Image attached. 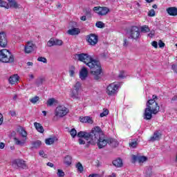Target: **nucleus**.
<instances>
[{
    "label": "nucleus",
    "instance_id": "nucleus-1",
    "mask_svg": "<svg viewBox=\"0 0 177 177\" xmlns=\"http://www.w3.org/2000/svg\"><path fill=\"white\" fill-rule=\"evenodd\" d=\"M75 57L79 62H82L89 67L91 74L95 81H99L102 78V66L100 62L97 60H95L89 55L88 53H80L76 54Z\"/></svg>",
    "mask_w": 177,
    "mask_h": 177
},
{
    "label": "nucleus",
    "instance_id": "nucleus-2",
    "mask_svg": "<svg viewBox=\"0 0 177 177\" xmlns=\"http://www.w3.org/2000/svg\"><path fill=\"white\" fill-rule=\"evenodd\" d=\"M97 145L98 149H103L109 145V139L104 136V133L100 127H94V133L91 140L88 141L89 145Z\"/></svg>",
    "mask_w": 177,
    "mask_h": 177
},
{
    "label": "nucleus",
    "instance_id": "nucleus-3",
    "mask_svg": "<svg viewBox=\"0 0 177 177\" xmlns=\"http://www.w3.org/2000/svg\"><path fill=\"white\" fill-rule=\"evenodd\" d=\"M147 108L144 113V120H151L153 114H157L160 111V106L154 100H149L146 104Z\"/></svg>",
    "mask_w": 177,
    "mask_h": 177
},
{
    "label": "nucleus",
    "instance_id": "nucleus-4",
    "mask_svg": "<svg viewBox=\"0 0 177 177\" xmlns=\"http://www.w3.org/2000/svg\"><path fill=\"white\" fill-rule=\"evenodd\" d=\"M0 62L2 63H13L15 56L7 49L0 50Z\"/></svg>",
    "mask_w": 177,
    "mask_h": 177
},
{
    "label": "nucleus",
    "instance_id": "nucleus-5",
    "mask_svg": "<svg viewBox=\"0 0 177 177\" xmlns=\"http://www.w3.org/2000/svg\"><path fill=\"white\" fill-rule=\"evenodd\" d=\"M68 113V109L64 106H57L55 109V115L53 117V121H57V117L59 118H63L65 115H67Z\"/></svg>",
    "mask_w": 177,
    "mask_h": 177
},
{
    "label": "nucleus",
    "instance_id": "nucleus-6",
    "mask_svg": "<svg viewBox=\"0 0 177 177\" xmlns=\"http://www.w3.org/2000/svg\"><path fill=\"white\" fill-rule=\"evenodd\" d=\"M121 84L120 82L118 83H112L109 84L106 88V93L109 96H114L116 95L117 92H118V88H120Z\"/></svg>",
    "mask_w": 177,
    "mask_h": 177
},
{
    "label": "nucleus",
    "instance_id": "nucleus-7",
    "mask_svg": "<svg viewBox=\"0 0 177 177\" xmlns=\"http://www.w3.org/2000/svg\"><path fill=\"white\" fill-rule=\"evenodd\" d=\"M12 167L15 168V169H26L27 165L26 164V161L21 159H15L12 162Z\"/></svg>",
    "mask_w": 177,
    "mask_h": 177
},
{
    "label": "nucleus",
    "instance_id": "nucleus-8",
    "mask_svg": "<svg viewBox=\"0 0 177 177\" xmlns=\"http://www.w3.org/2000/svg\"><path fill=\"white\" fill-rule=\"evenodd\" d=\"M95 131V128H93L91 133H86V131H80L77 133L78 138H83L84 140H87V143L92 140V138H93V133Z\"/></svg>",
    "mask_w": 177,
    "mask_h": 177
},
{
    "label": "nucleus",
    "instance_id": "nucleus-9",
    "mask_svg": "<svg viewBox=\"0 0 177 177\" xmlns=\"http://www.w3.org/2000/svg\"><path fill=\"white\" fill-rule=\"evenodd\" d=\"M95 13L98 16H106L109 12L110 9L107 7L96 6L93 8Z\"/></svg>",
    "mask_w": 177,
    "mask_h": 177
},
{
    "label": "nucleus",
    "instance_id": "nucleus-10",
    "mask_svg": "<svg viewBox=\"0 0 177 177\" xmlns=\"http://www.w3.org/2000/svg\"><path fill=\"white\" fill-rule=\"evenodd\" d=\"M86 39L88 45H91V46H95V45H96L99 41V37L95 34H90L87 35Z\"/></svg>",
    "mask_w": 177,
    "mask_h": 177
},
{
    "label": "nucleus",
    "instance_id": "nucleus-11",
    "mask_svg": "<svg viewBox=\"0 0 177 177\" xmlns=\"http://www.w3.org/2000/svg\"><path fill=\"white\" fill-rule=\"evenodd\" d=\"M129 35L131 39H138L139 37H140L139 28L138 26H132L129 31Z\"/></svg>",
    "mask_w": 177,
    "mask_h": 177
},
{
    "label": "nucleus",
    "instance_id": "nucleus-12",
    "mask_svg": "<svg viewBox=\"0 0 177 177\" xmlns=\"http://www.w3.org/2000/svg\"><path fill=\"white\" fill-rule=\"evenodd\" d=\"M8 45V39L4 32H0V46L5 48Z\"/></svg>",
    "mask_w": 177,
    "mask_h": 177
},
{
    "label": "nucleus",
    "instance_id": "nucleus-13",
    "mask_svg": "<svg viewBox=\"0 0 177 177\" xmlns=\"http://www.w3.org/2000/svg\"><path fill=\"white\" fill-rule=\"evenodd\" d=\"M19 78V75H12L9 77L8 82L11 85H16V84H18Z\"/></svg>",
    "mask_w": 177,
    "mask_h": 177
},
{
    "label": "nucleus",
    "instance_id": "nucleus-14",
    "mask_svg": "<svg viewBox=\"0 0 177 177\" xmlns=\"http://www.w3.org/2000/svg\"><path fill=\"white\" fill-rule=\"evenodd\" d=\"M35 49V45L32 44L31 41H28L27 45L25 46V53H31L32 50Z\"/></svg>",
    "mask_w": 177,
    "mask_h": 177
},
{
    "label": "nucleus",
    "instance_id": "nucleus-15",
    "mask_svg": "<svg viewBox=\"0 0 177 177\" xmlns=\"http://www.w3.org/2000/svg\"><path fill=\"white\" fill-rule=\"evenodd\" d=\"M80 78L84 81V80H86L88 78V69L85 67H83L80 72Z\"/></svg>",
    "mask_w": 177,
    "mask_h": 177
},
{
    "label": "nucleus",
    "instance_id": "nucleus-16",
    "mask_svg": "<svg viewBox=\"0 0 177 177\" xmlns=\"http://www.w3.org/2000/svg\"><path fill=\"white\" fill-rule=\"evenodd\" d=\"M81 32V30L78 28L73 27L71 29L68 30L67 34L69 35H78Z\"/></svg>",
    "mask_w": 177,
    "mask_h": 177
},
{
    "label": "nucleus",
    "instance_id": "nucleus-17",
    "mask_svg": "<svg viewBox=\"0 0 177 177\" xmlns=\"http://www.w3.org/2000/svg\"><path fill=\"white\" fill-rule=\"evenodd\" d=\"M167 12L169 16H177V8L176 7H169L167 8Z\"/></svg>",
    "mask_w": 177,
    "mask_h": 177
},
{
    "label": "nucleus",
    "instance_id": "nucleus-18",
    "mask_svg": "<svg viewBox=\"0 0 177 177\" xmlns=\"http://www.w3.org/2000/svg\"><path fill=\"white\" fill-rule=\"evenodd\" d=\"M14 142L17 146L23 147L24 146V145H26V142H27V140H26V138H22L21 140H20L17 138H14Z\"/></svg>",
    "mask_w": 177,
    "mask_h": 177
},
{
    "label": "nucleus",
    "instance_id": "nucleus-19",
    "mask_svg": "<svg viewBox=\"0 0 177 177\" xmlns=\"http://www.w3.org/2000/svg\"><path fill=\"white\" fill-rule=\"evenodd\" d=\"M34 127L37 130V132H39L40 133H44V132H45V129H44V127H42V124H41V123L35 122L34 123Z\"/></svg>",
    "mask_w": 177,
    "mask_h": 177
},
{
    "label": "nucleus",
    "instance_id": "nucleus-20",
    "mask_svg": "<svg viewBox=\"0 0 177 177\" xmlns=\"http://www.w3.org/2000/svg\"><path fill=\"white\" fill-rule=\"evenodd\" d=\"M18 132L19 135H21L22 139L27 140V131L23 127H19L18 129Z\"/></svg>",
    "mask_w": 177,
    "mask_h": 177
},
{
    "label": "nucleus",
    "instance_id": "nucleus-21",
    "mask_svg": "<svg viewBox=\"0 0 177 177\" xmlns=\"http://www.w3.org/2000/svg\"><path fill=\"white\" fill-rule=\"evenodd\" d=\"M9 8H14V9H18L20 8V5L17 3L15 0H8Z\"/></svg>",
    "mask_w": 177,
    "mask_h": 177
},
{
    "label": "nucleus",
    "instance_id": "nucleus-22",
    "mask_svg": "<svg viewBox=\"0 0 177 177\" xmlns=\"http://www.w3.org/2000/svg\"><path fill=\"white\" fill-rule=\"evenodd\" d=\"M113 165L117 168H121L123 165L122 160H121V158L115 159L113 161Z\"/></svg>",
    "mask_w": 177,
    "mask_h": 177
},
{
    "label": "nucleus",
    "instance_id": "nucleus-23",
    "mask_svg": "<svg viewBox=\"0 0 177 177\" xmlns=\"http://www.w3.org/2000/svg\"><path fill=\"white\" fill-rule=\"evenodd\" d=\"M71 97L73 99H80V91L77 90L73 89L71 93Z\"/></svg>",
    "mask_w": 177,
    "mask_h": 177
},
{
    "label": "nucleus",
    "instance_id": "nucleus-24",
    "mask_svg": "<svg viewBox=\"0 0 177 177\" xmlns=\"http://www.w3.org/2000/svg\"><path fill=\"white\" fill-rule=\"evenodd\" d=\"M108 145H110L112 147H117L118 146V141L115 139L109 138Z\"/></svg>",
    "mask_w": 177,
    "mask_h": 177
},
{
    "label": "nucleus",
    "instance_id": "nucleus-25",
    "mask_svg": "<svg viewBox=\"0 0 177 177\" xmlns=\"http://www.w3.org/2000/svg\"><path fill=\"white\" fill-rule=\"evenodd\" d=\"M161 138V134L158 132L154 133L153 136L151 137L150 140L151 142H156V140H160Z\"/></svg>",
    "mask_w": 177,
    "mask_h": 177
},
{
    "label": "nucleus",
    "instance_id": "nucleus-26",
    "mask_svg": "<svg viewBox=\"0 0 177 177\" xmlns=\"http://www.w3.org/2000/svg\"><path fill=\"white\" fill-rule=\"evenodd\" d=\"M145 171L147 176H151L153 175V168L151 167H147Z\"/></svg>",
    "mask_w": 177,
    "mask_h": 177
},
{
    "label": "nucleus",
    "instance_id": "nucleus-27",
    "mask_svg": "<svg viewBox=\"0 0 177 177\" xmlns=\"http://www.w3.org/2000/svg\"><path fill=\"white\" fill-rule=\"evenodd\" d=\"M55 140H56L55 138H47L45 140V143H46V145H53L55 143Z\"/></svg>",
    "mask_w": 177,
    "mask_h": 177
},
{
    "label": "nucleus",
    "instance_id": "nucleus-28",
    "mask_svg": "<svg viewBox=\"0 0 177 177\" xmlns=\"http://www.w3.org/2000/svg\"><path fill=\"white\" fill-rule=\"evenodd\" d=\"M41 145H42V142H41L39 140H37L32 142V149H38V147H40Z\"/></svg>",
    "mask_w": 177,
    "mask_h": 177
},
{
    "label": "nucleus",
    "instance_id": "nucleus-29",
    "mask_svg": "<svg viewBox=\"0 0 177 177\" xmlns=\"http://www.w3.org/2000/svg\"><path fill=\"white\" fill-rule=\"evenodd\" d=\"M72 158L71 156H66L64 158V162L66 165H71Z\"/></svg>",
    "mask_w": 177,
    "mask_h": 177
},
{
    "label": "nucleus",
    "instance_id": "nucleus-30",
    "mask_svg": "<svg viewBox=\"0 0 177 177\" xmlns=\"http://www.w3.org/2000/svg\"><path fill=\"white\" fill-rule=\"evenodd\" d=\"M55 103H57V101L55 98H50L47 101V106H51Z\"/></svg>",
    "mask_w": 177,
    "mask_h": 177
},
{
    "label": "nucleus",
    "instance_id": "nucleus-31",
    "mask_svg": "<svg viewBox=\"0 0 177 177\" xmlns=\"http://www.w3.org/2000/svg\"><path fill=\"white\" fill-rule=\"evenodd\" d=\"M0 7L5 8L6 9H9V4L6 1L0 0Z\"/></svg>",
    "mask_w": 177,
    "mask_h": 177
},
{
    "label": "nucleus",
    "instance_id": "nucleus-32",
    "mask_svg": "<svg viewBox=\"0 0 177 177\" xmlns=\"http://www.w3.org/2000/svg\"><path fill=\"white\" fill-rule=\"evenodd\" d=\"M82 84L81 82H77L74 86H73V90L75 91H80V89H81V86H82Z\"/></svg>",
    "mask_w": 177,
    "mask_h": 177
},
{
    "label": "nucleus",
    "instance_id": "nucleus-33",
    "mask_svg": "<svg viewBox=\"0 0 177 177\" xmlns=\"http://www.w3.org/2000/svg\"><path fill=\"white\" fill-rule=\"evenodd\" d=\"M147 161V157L146 156H138V162L139 164H142V162H145Z\"/></svg>",
    "mask_w": 177,
    "mask_h": 177
},
{
    "label": "nucleus",
    "instance_id": "nucleus-34",
    "mask_svg": "<svg viewBox=\"0 0 177 177\" xmlns=\"http://www.w3.org/2000/svg\"><path fill=\"white\" fill-rule=\"evenodd\" d=\"M150 28L148 26H142L141 27V32H149Z\"/></svg>",
    "mask_w": 177,
    "mask_h": 177
},
{
    "label": "nucleus",
    "instance_id": "nucleus-35",
    "mask_svg": "<svg viewBox=\"0 0 177 177\" xmlns=\"http://www.w3.org/2000/svg\"><path fill=\"white\" fill-rule=\"evenodd\" d=\"M76 168H77V170L80 171V173L84 172V167L82 166V164H81V162H78L76 165Z\"/></svg>",
    "mask_w": 177,
    "mask_h": 177
},
{
    "label": "nucleus",
    "instance_id": "nucleus-36",
    "mask_svg": "<svg viewBox=\"0 0 177 177\" xmlns=\"http://www.w3.org/2000/svg\"><path fill=\"white\" fill-rule=\"evenodd\" d=\"M104 23L102 21H97L95 24V26L97 27V28H104Z\"/></svg>",
    "mask_w": 177,
    "mask_h": 177
},
{
    "label": "nucleus",
    "instance_id": "nucleus-37",
    "mask_svg": "<svg viewBox=\"0 0 177 177\" xmlns=\"http://www.w3.org/2000/svg\"><path fill=\"white\" fill-rule=\"evenodd\" d=\"M39 100V97L38 96H35L34 97H32L30 100V103H32L33 104H35V103H37V102H38Z\"/></svg>",
    "mask_w": 177,
    "mask_h": 177
},
{
    "label": "nucleus",
    "instance_id": "nucleus-38",
    "mask_svg": "<svg viewBox=\"0 0 177 177\" xmlns=\"http://www.w3.org/2000/svg\"><path fill=\"white\" fill-rule=\"evenodd\" d=\"M70 77H74V74H75V67L71 66L69 71Z\"/></svg>",
    "mask_w": 177,
    "mask_h": 177
},
{
    "label": "nucleus",
    "instance_id": "nucleus-39",
    "mask_svg": "<svg viewBox=\"0 0 177 177\" xmlns=\"http://www.w3.org/2000/svg\"><path fill=\"white\" fill-rule=\"evenodd\" d=\"M47 46L50 47V46H55V39L51 38L48 42H47Z\"/></svg>",
    "mask_w": 177,
    "mask_h": 177
},
{
    "label": "nucleus",
    "instance_id": "nucleus-40",
    "mask_svg": "<svg viewBox=\"0 0 177 177\" xmlns=\"http://www.w3.org/2000/svg\"><path fill=\"white\" fill-rule=\"evenodd\" d=\"M37 62H41V63H45V64L48 63V60L44 57H39L37 58Z\"/></svg>",
    "mask_w": 177,
    "mask_h": 177
},
{
    "label": "nucleus",
    "instance_id": "nucleus-41",
    "mask_svg": "<svg viewBox=\"0 0 177 177\" xmlns=\"http://www.w3.org/2000/svg\"><path fill=\"white\" fill-rule=\"evenodd\" d=\"M63 45V41L57 39H55V46H62Z\"/></svg>",
    "mask_w": 177,
    "mask_h": 177
},
{
    "label": "nucleus",
    "instance_id": "nucleus-42",
    "mask_svg": "<svg viewBox=\"0 0 177 177\" xmlns=\"http://www.w3.org/2000/svg\"><path fill=\"white\" fill-rule=\"evenodd\" d=\"M70 133L72 138H75L77 136V130H75V129H72L70 131Z\"/></svg>",
    "mask_w": 177,
    "mask_h": 177
},
{
    "label": "nucleus",
    "instance_id": "nucleus-43",
    "mask_svg": "<svg viewBox=\"0 0 177 177\" xmlns=\"http://www.w3.org/2000/svg\"><path fill=\"white\" fill-rule=\"evenodd\" d=\"M129 146H130V147H133V149H135V147H136V146H138V142L136 140L131 141L129 143Z\"/></svg>",
    "mask_w": 177,
    "mask_h": 177
},
{
    "label": "nucleus",
    "instance_id": "nucleus-44",
    "mask_svg": "<svg viewBox=\"0 0 177 177\" xmlns=\"http://www.w3.org/2000/svg\"><path fill=\"white\" fill-rule=\"evenodd\" d=\"M100 115L101 118L106 117V115H109L108 109H104V111L101 113Z\"/></svg>",
    "mask_w": 177,
    "mask_h": 177
},
{
    "label": "nucleus",
    "instance_id": "nucleus-45",
    "mask_svg": "<svg viewBox=\"0 0 177 177\" xmlns=\"http://www.w3.org/2000/svg\"><path fill=\"white\" fill-rule=\"evenodd\" d=\"M148 16H149L150 17H153V16H156V11H154V10H151L149 11L148 12Z\"/></svg>",
    "mask_w": 177,
    "mask_h": 177
},
{
    "label": "nucleus",
    "instance_id": "nucleus-46",
    "mask_svg": "<svg viewBox=\"0 0 177 177\" xmlns=\"http://www.w3.org/2000/svg\"><path fill=\"white\" fill-rule=\"evenodd\" d=\"M86 122L88 124H93V120H92V118L86 116Z\"/></svg>",
    "mask_w": 177,
    "mask_h": 177
},
{
    "label": "nucleus",
    "instance_id": "nucleus-47",
    "mask_svg": "<svg viewBox=\"0 0 177 177\" xmlns=\"http://www.w3.org/2000/svg\"><path fill=\"white\" fill-rule=\"evenodd\" d=\"M151 46H153L156 49L158 48V43L156 41H153L151 42Z\"/></svg>",
    "mask_w": 177,
    "mask_h": 177
},
{
    "label": "nucleus",
    "instance_id": "nucleus-48",
    "mask_svg": "<svg viewBox=\"0 0 177 177\" xmlns=\"http://www.w3.org/2000/svg\"><path fill=\"white\" fill-rule=\"evenodd\" d=\"M57 175L59 177H63V176H64V173L62 171V169H58Z\"/></svg>",
    "mask_w": 177,
    "mask_h": 177
},
{
    "label": "nucleus",
    "instance_id": "nucleus-49",
    "mask_svg": "<svg viewBox=\"0 0 177 177\" xmlns=\"http://www.w3.org/2000/svg\"><path fill=\"white\" fill-rule=\"evenodd\" d=\"M131 158H132L133 162H136V161H138L139 156L133 155Z\"/></svg>",
    "mask_w": 177,
    "mask_h": 177
},
{
    "label": "nucleus",
    "instance_id": "nucleus-50",
    "mask_svg": "<svg viewBox=\"0 0 177 177\" xmlns=\"http://www.w3.org/2000/svg\"><path fill=\"white\" fill-rule=\"evenodd\" d=\"M128 45H129V41H128V39H124L123 46L127 48V46H128Z\"/></svg>",
    "mask_w": 177,
    "mask_h": 177
},
{
    "label": "nucleus",
    "instance_id": "nucleus-51",
    "mask_svg": "<svg viewBox=\"0 0 177 177\" xmlns=\"http://www.w3.org/2000/svg\"><path fill=\"white\" fill-rule=\"evenodd\" d=\"M158 46H159V48H164V46H165V43L160 40L158 42Z\"/></svg>",
    "mask_w": 177,
    "mask_h": 177
},
{
    "label": "nucleus",
    "instance_id": "nucleus-52",
    "mask_svg": "<svg viewBox=\"0 0 177 177\" xmlns=\"http://www.w3.org/2000/svg\"><path fill=\"white\" fill-rule=\"evenodd\" d=\"M86 116L80 118V122L86 123Z\"/></svg>",
    "mask_w": 177,
    "mask_h": 177
},
{
    "label": "nucleus",
    "instance_id": "nucleus-53",
    "mask_svg": "<svg viewBox=\"0 0 177 177\" xmlns=\"http://www.w3.org/2000/svg\"><path fill=\"white\" fill-rule=\"evenodd\" d=\"M79 145H85V140H84V138L79 139Z\"/></svg>",
    "mask_w": 177,
    "mask_h": 177
},
{
    "label": "nucleus",
    "instance_id": "nucleus-54",
    "mask_svg": "<svg viewBox=\"0 0 177 177\" xmlns=\"http://www.w3.org/2000/svg\"><path fill=\"white\" fill-rule=\"evenodd\" d=\"M88 177H100V175L97 174H90Z\"/></svg>",
    "mask_w": 177,
    "mask_h": 177
},
{
    "label": "nucleus",
    "instance_id": "nucleus-55",
    "mask_svg": "<svg viewBox=\"0 0 177 177\" xmlns=\"http://www.w3.org/2000/svg\"><path fill=\"white\" fill-rule=\"evenodd\" d=\"M2 122H3V115L0 113V125H2Z\"/></svg>",
    "mask_w": 177,
    "mask_h": 177
},
{
    "label": "nucleus",
    "instance_id": "nucleus-56",
    "mask_svg": "<svg viewBox=\"0 0 177 177\" xmlns=\"http://www.w3.org/2000/svg\"><path fill=\"white\" fill-rule=\"evenodd\" d=\"M10 115H11L12 117H15V115H16V111H11L10 112Z\"/></svg>",
    "mask_w": 177,
    "mask_h": 177
},
{
    "label": "nucleus",
    "instance_id": "nucleus-57",
    "mask_svg": "<svg viewBox=\"0 0 177 177\" xmlns=\"http://www.w3.org/2000/svg\"><path fill=\"white\" fill-rule=\"evenodd\" d=\"M80 20H82V21H86V16L81 17Z\"/></svg>",
    "mask_w": 177,
    "mask_h": 177
},
{
    "label": "nucleus",
    "instance_id": "nucleus-58",
    "mask_svg": "<svg viewBox=\"0 0 177 177\" xmlns=\"http://www.w3.org/2000/svg\"><path fill=\"white\" fill-rule=\"evenodd\" d=\"M5 148V144L3 142H0V149H4Z\"/></svg>",
    "mask_w": 177,
    "mask_h": 177
},
{
    "label": "nucleus",
    "instance_id": "nucleus-59",
    "mask_svg": "<svg viewBox=\"0 0 177 177\" xmlns=\"http://www.w3.org/2000/svg\"><path fill=\"white\" fill-rule=\"evenodd\" d=\"M176 100H177V95H174V96L171 98V102H176Z\"/></svg>",
    "mask_w": 177,
    "mask_h": 177
},
{
    "label": "nucleus",
    "instance_id": "nucleus-60",
    "mask_svg": "<svg viewBox=\"0 0 177 177\" xmlns=\"http://www.w3.org/2000/svg\"><path fill=\"white\" fill-rule=\"evenodd\" d=\"M124 77H125L124 75V72L120 73V74L119 75V78H124Z\"/></svg>",
    "mask_w": 177,
    "mask_h": 177
},
{
    "label": "nucleus",
    "instance_id": "nucleus-61",
    "mask_svg": "<svg viewBox=\"0 0 177 177\" xmlns=\"http://www.w3.org/2000/svg\"><path fill=\"white\" fill-rule=\"evenodd\" d=\"M47 165H48V167H50L51 168H53V166H54L53 163H52V162H48V163H47Z\"/></svg>",
    "mask_w": 177,
    "mask_h": 177
},
{
    "label": "nucleus",
    "instance_id": "nucleus-62",
    "mask_svg": "<svg viewBox=\"0 0 177 177\" xmlns=\"http://www.w3.org/2000/svg\"><path fill=\"white\" fill-rule=\"evenodd\" d=\"M156 99H158V97H157V95H153L152 96V99H151V100H156Z\"/></svg>",
    "mask_w": 177,
    "mask_h": 177
},
{
    "label": "nucleus",
    "instance_id": "nucleus-63",
    "mask_svg": "<svg viewBox=\"0 0 177 177\" xmlns=\"http://www.w3.org/2000/svg\"><path fill=\"white\" fill-rule=\"evenodd\" d=\"M39 156H44V154H45V152L44 151H40L39 152Z\"/></svg>",
    "mask_w": 177,
    "mask_h": 177
},
{
    "label": "nucleus",
    "instance_id": "nucleus-64",
    "mask_svg": "<svg viewBox=\"0 0 177 177\" xmlns=\"http://www.w3.org/2000/svg\"><path fill=\"white\" fill-rule=\"evenodd\" d=\"M109 177H116L115 176V174L113 173L111 176H109Z\"/></svg>",
    "mask_w": 177,
    "mask_h": 177
}]
</instances>
